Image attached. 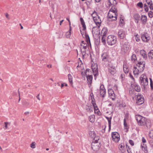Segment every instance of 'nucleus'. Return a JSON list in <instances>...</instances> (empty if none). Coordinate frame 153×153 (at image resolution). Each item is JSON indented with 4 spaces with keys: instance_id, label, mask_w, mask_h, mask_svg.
Segmentation results:
<instances>
[{
    "instance_id": "nucleus-1",
    "label": "nucleus",
    "mask_w": 153,
    "mask_h": 153,
    "mask_svg": "<svg viewBox=\"0 0 153 153\" xmlns=\"http://www.w3.org/2000/svg\"><path fill=\"white\" fill-rule=\"evenodd\" d=\"M138 125L140 126H146L148 128H150L151 125L150 120L139 115L135 116Z\"/></svg>"
},
{
    "instance_id": "nucleus-2",
    "label": "nucleus",
    "mask_w": 153,
    "mask_h": 153,
    "mask_svg": "<svg viewBox=\"0 0 153 153\" xmlns=\"http://www.w3.org/2000/svg\"><path fill=\"white\" fill-rule=\"evenodd\" d=\"M117 11L114 6H112L108 15V19L109 21L116 20L117 19Z\"/></svg>"
},
{
    "instance_id": "nucleus-3",
    "label": "nucleus",
    "mask_w": 153,
    "mask_h": 153,
    "mask_svg": "<svg viewBox=\"0 0 153 153\" xmlns=\"http://www.w3.org/2000/svg\"><path fill=\"white\" fill-rule=\"evenodd\" d=\"M140 84L145 89L148 85V79L147 76L144 74H142L140 77Z\"/></svg>"
},
{
    "instance_id": "nucleus-4",
    "label": "nucleus",
    "mask_w": 153,
    "mask_h": 153,
    "mask_svg": "<svg viewBox=\"0 0 153 153\" xmlns=\"http://www.w3.org/2000/svg\"><path fill=\"white\" fill-rule=\"evenodd\" d=\"M117 41V38L116 36L112 35L108 36L107 39V42L108 45H112L115 44Z\"/></svg>"
},
{
    "instance_id": "nucleus-5",
    "label": "nucleus",
    "mask_w": 153,
    "mask_h": 153,
    "mask_svg": "<svg viewBox=\"0 0 153 153\" xmlns=\"http://www.w3.org/2000/svg\"><path fill=\"white\" fill-rule=\"evenodd\" d=\"M100 147V143L97 142V140L94 139V142L91 143V148L94 151L98 150Z\"/></svg>"
},
{
    "instance_id": "nucleus-6",
    "label": "nucleus",
    "mask_w": 153,
    "mask_h": 153,
    "mask_svg": "<svg viewBox=\"0 0 153 153\" xmlns=\"http://www.w3.org/2000/svg\"><path fill=\"white\" fill-rule=\"evenodd\" d=\"M111 137L112 140L116 143L118 142L120 139V135L117 132L112 133Z\"/></svg>"
},
{
    "instance_id": "nucleus-7",
    "label": "nucleus",
    "mask_w": 153,
    "mask_h": 153,
    "mask_svg": "<svg viewBox=\"0 0 153 153\" xmlns=\"http://www.w3.org/2000/svg\"><path fill=\"white\" fill-rule=\"evenodd\" d=\"M144 99L143 96L139 93L137 95L136 98V103L138 105H140L143 103Z\"/></svg>"
},
{
    "instance_id": "nucleus-8",
    "label": "nucleus",
    "mask_w": 153,
    "mask_h": 153,
    "mask_svg": "<svg viewBox=\"0 0 153 153\" xmlns=\"http://www.w3.org/2000/svg\"><path fill=\"white\" fill-rule=\"evenodd\" d=\"M145 62H139L137 65V67L140 70V71L142 72L144 69L145 67Z\"/></svg>"
},
{
    "instance_id": "nucleus-9",
    "label": "nucleus",
    "mask_w": 153,
    "mask_h": 153,
    "mask_svg": "<svg viewBox=\"0 0 153 153\" xmlns=\"http://www.w3.org/2000/svg\"><path fill=\"white\" fill-rule=\"evenodd\" d=\"M91 69L94 75L95 76L97 75L98 74V71L97 64H92L91 66Z\"/></svg>"
},
{
    "instance_id": "nucleus-10",
    "label": "nucleus",
    "mask_w": 153,
    "mask_h": 153,
    "mask_svg": "<svg viewBox=\"0 0 153 153\" xmlns=\"http://www.w3.org/2000/svg\"><path fill=\"white\" fill-rule=\"evenodd\" d=\"M108 71L112 75H114L116 72L115 67L112 64H109L108 65Z\"/></svg>"
},
{
    "instance_id": "nucleus-11",
    "label": "nucleus",
    "mask_w": 153,
    "mask_h": 153,
    "mask_svg": "<svg viewBox=\"0 0 153 153\" xmlns=\"http://www.w3.org/2000/svg\"><path fill=\"white\" fill-rule=\"evenodd\" d=\"M100 93L102 97H104L106 94L105 89L104 87V85H101L100 87Z\"/></svg>"
},
{
    "instance_id": "nucleus-12",
    "label": "nucleus",
    "mask_w": 153,
    "mask_h": 153,
    "mask_svg": "<svg viewBox=\"0 0 153 153\" xmlns=\"http://www.w3.org/2000/svg\"><path fill=\"white\" fill-rule=\"evenodd\" d=\"M118 36L120 39H123L126 36L125 31L122 29L120 30L118 32Z\"/></svg>"
},
{
    "instance_id": "nucleus-13",
    "label": "nucleus",
    "mask_w": 153,
    "mask_h": 153,
    "mask_svg": "<svg viewBox=\"0 0 153 153\" xmlns=\"http://www.w3.org/2000/svg\"><path fill=\"white\" fill-rule=\"evenodd\" d=\"M108 94L111 98L114 100L115 98V95L113 90L112 89H109L108 90Z\"/></svg>"
},
{
    "instance_id": "nucleus-14",
    "label": "nucleus",
    "mask_w": 153,
    "mask_h": 153,
    "mask_svg": "<svg viewBox=\"0 0 153 153\" xmlns=\"http://www.w3.org/2000/svg\"><path fill=\"white\" fill-rule=\"evenodd\" d=\"M137 67H134L133 69V71L134 74L135 76L136 77L139 74L142 72L141 71H140V70Z\"/></svg>"
},
{
    "instance_id": "nucleus-15",
    "label": "nucleus",
    "mask_w": 153,
    "mask_h": 153,
    "mask_svg": "<svg viewBox=\"0 0 153 153\" xmlns=\"http://www.w3.org/2000/svg\"><path fill=\"white\" fill-rule=\"evenodd\" d=\"M94 21L95 24L98 26L100 25V24L101 23V21L100 18L98 16L96 17L95 19H93Z\"/></svg>"
},
{
    "instance_id": "nucleus-16",
    "label": "nucleus",
    "mask_w": 153,
    "mask_h": 153,
    "mask_svg": "<svg viewBox=\"0 0 153 153\" xmlns=\"http://www.w3.org/2000/svg\"><path fill=\"white\" fill-rule=\"evenodd\" d=\"M94 21L95 24L98 26L100 25V24L101 23V21L100 18L98 16L96 17L95 19H93Z\"/></svg>"
},
{
    "instance_id": "nucleus-17",
    "label": "nucleus",
    "mask_w": 153,
    "mask_h": 153,
    "mask_svg": "<svg viewBox=\"0 0 153 153\" xmlns=\"http://www.w3.org/2000/svg\"><path fill=\"white\" fill-rule=\"evenodd\" d=\"M102 59L104 61H107L109 58L108 54L107 53H104L102 56Z\"/></svg>"
},
{
    "instance_id": "nucleus-18",
    "label": "nucleus",
    "mask_w": 153,
    "mask_h": 153,
    "mask_svg": "<svg viewBox=\"0 0 153 153\" xmlns=\"http://www.w3.org/2000/svg\"><path fill=\"white\" fill-rule=\"evenodd\" d=\"M140 53L143 58L146 60V59L147 56L146 53L145 51L144 50H141L140 51Z\"/></svg>"
},
{
    "instance_id": "nucleus-19",
    "label": "nucleus",
    "mask_w": 153,
    "mask_h": 153,
    "mask_svg": "<svg viewBox=\"0 0 153 153\" xmlns=\"http://www.w3.org/2000/svg\"><path fill=\"white\" fill-rule=\"evenodd\" d=\"M134 18L135 20V22L138 23L139 22V21L140 19V15L136 13L135 14L134 16Z\"/></svg>"
},
{
    "instance_id": "nucleus-20",
    "label": "nucleus",
    "mask_w": 153,
    "mask_h": 153,
    "mask_svg": "<svg viewBox=\"0 0 153 153\" xmlns=\"http://www.w3.org/2000/svg\"><path fill=\"white\" fill-rule=\"evenodd\" d=\"M86 76L88 85L90 86L92 83L93 77L91 75H88Z\"/></svg>"
},
{
    "instance_id": "nucleus-21",
    "label": "nucleus",
    "mask_w": 153,
    "mask_h": 153,
    "mask_svg": "<svg viewBox=\"0 0 153 153\" xmlns=\"http://www.w3.org/2000/svg\"><path fill=\"white\" fill-rule=\"evenodd\" d=\"M89 135L90 137L92 139H93L94 140V139L97 138V137H96V134L94 131H90L89 133Z\"/></svg>"
},
{
    "instance_id": "nucleus-22",
    "label": "nucleus",
    "mask_w": 153,
    "mask_h": 153,
    "mask_svg": "<svg viewBox=\"0 0 153 153\" xmlns=\"http://www.w3.org/2000/svg\"><path fill=\"white\" fill-rule=\"evenodd\" d=\"M141 146L142 148V150L145 153H148V151L147 150V146L144 143L141 144Z\"/></svg>"
},
{
    "instance_id": "nucleus-23",
    "label": "nucleus",
    "mask_w": 153,
    "mask_h": 153,
    "mask_svg": "<svg viewBox=\"0 0 153 153\" xmlns=\"http://www.w3.org/2000/svg\"><path fill=\"white\" fill-rule=\"evenodd\" d=\"M95 116L93 114L89 116L88 120L91 123H94L95 120Z\"/></svg>"
},
{
    "instance_id": "nucleus-24",
    "label": "nucleus",
    "mask_w": 153,
    "mask_h": 153,
    "mask_svg": "<svg viewBox=\"0 0 153 153\" xmlns=\"http://www.w3.org/2000/svg\"><path fill=\"white\" fill-rule=\"evenodd\" d=\"M85 37L87 43L88 44V45H89L90 46H91V44L90 43L89 37L88 35V34H87L86 33H85Z\"/></svg>"
},
{
    "instance_id": "nucleus-25",
    "label": "nucleus",
    "mask_w": 153,
    "mask_h": 153,
    "mask_svg": "<svg viewBox=\"0 0 153 153\" xmlns=\"http://www.w3.org/2000/svg\"><path fill=\"white\" fill-rule=\"evenodd\" d=\"M108 32L107 29L106 28H104L102 30L101 36H106Z\"/></svg>"
},
{
    "instance_id": "nucleus-26",
    "label": "nucleus",
    "mask_w": 153,
    "mask_h": 153,
    "mask_svg": "<svg viewBox=\"0 0 153 153\" xmlns=\"http://www.w3.org/2000/svg\"><path fill=\"white\" fill-rule=\"evenodd\" d=\"M141 38L142 40L144 42H147L149 40V37L144 34L141 36Z\"/></svg>"
},
{
    "instance_id": "nucleus-27",
    "label": "nucleus",
    "mask_w": 153,
    "mask_h": 153,
    "mask_svg": "<svg viewBox=\"0 0 153 153\" xmlns=\"http://www.w3.org/2000/svg\"><path fill=\"white\" fill-rule=\"evenodd\" d=\"M80 21L81 22V24L82 25V27H83V30H85L86 29V26L85 25V23L82 18H80Z\"/></svg>"
},
{
    "instance_id": "nucleus-28",
    "label": "nucleus",
    "mask_w": 153,
    "mask_h": 153,
    "mask_svg": "<svg viewBox=\"0 0 153 153\" xmlns=\"http://www.w3.org/2000/svg\"><path fill=\"white\" fill-rule=\"evenodd\" d=\"M149 58V59H153V50H151L148 54Z\"/></svg>"
},
{
    "instance_id": "nucleus-29",
    "label": "nucleus",
    "mask_w": 153,
    "mask_h": 153,
    "mask_svg": "<svg viewBox=\"0 0 153 153\" xmlns=\"http://www.w3.org/2000/svg\"><path fill=\"white\" fill-rule=\"evenodd\" d=\"M85 109L87 112L89 113L92 111V108L91 106L86 105L85 107Z\"/></svg>"
},
{
    "instance_id": "nucleus-30",
    "label": "nucleus",
    "mask_w": 153,
    "mask_h": 153,
    "mask_svg": "<svg viewBox=\"0 0 153 153\" xmlns=\"http://www.w3.org/2000/svg\"><path fill=\"white\" fill-rule=\"evenodd\" d=\"M141 20L143 24H145L147 21V17L145 15L142 16Z\"/></svg>"
},
{
    "instance_id": "nucleus-31",
    "label": "nucleus",
    "mask_w": 153,
    "mask_h": 153,
    "mask_svg": "<svg viewBox=\"0 0 153 153\" xmlns=\"http://www.w3.org/2000/svg\"><path fill=\"white\" fill-rule=\"evenodd\" d=\"M110 4L113 6L114 7V5H116L117 3V2L116 0H108Z\"/></svg>"
},
{
    "instance_id": "nucleus-32",
    "label": "nucleus",
    "mask_w": 153,
    "mask_h": 153,
    "mask_svg": "<svg viewBox=\"0 0 153 153\" xmlns=\"http://www.w3.org/2000/svg\"><path fill=\"white\" fill-rule=\"evenodd\" d=\"M106 118L108 121L109 130H110L111 129V117L109 118V117H106Z\"/></svg>"
},
{
    "instance_id": "nucleus-33",
    "label": "nucleus",
    "mask_w": 153,
    "mask_h": 153,
    "mask_svg": "<svg viewBox=\"0 0 153 153\" xmlns=\"http://www.w3.org/2000/svg\"><path fill=\"white\" fill-rule=\"evenodd\" d=\"M68 80L69 81L70 83V84H71V85H72L73 84V82H72V76H71V75L70 74H68Z\"/></svg>"
},
{
    "instance_id": "nucleus-34",
    "label": "nucleus",
    "mask_w": 153,
    "mask_h": 153,
    "mask_svg": "<svg viewBox=\"0 0 153 153\" xmlns=\"http://www.w3.org/2000/svg\"><path fill=\"white\" fill-rule=\"evenodd\" d=\"M122 48L124 50V52L127 51L129 49L127 45L126 44H124L122 45Z\"/></svg>"
},
{
    "instance_id": "nucleus-35",
    "label": "nucleus",
    "mask_w": 153,
    "mask_h": 153,
    "mask_svg": "<svg viewBox=\"0 0 153 153\" xmlns=\"http://www.w3.org/2000/svg\"><path fill=\"white\" fill-rule=\"evenodd\" d=\"M131 60L132 61L134 62L137 60V58L136 57V55L134 54H133L131 56Z\"/></svg>"
},
{
    "instance_id": "nucleus-36",
    "label": "nucleus",
    "mask_w": 153,
    "mask_h": 153,
    "mask_svg": "<svg viewBox=\"0 0 153 153\" xmlns=\"http://www.w3.org/2000/svg\"><path fill=\"white\" fill-rule=\"evenodd\" d=\"M91 16L92 17L93 19H95L96 17H97V16H98L97 15V13L95 11H94L93 13L91 14Z\"/></svg>"
},
{
    "instance_id": "nucleus-37",
    "label": "nucleus",
    "mask_w": 153,
    "mask_h": 153,
    "mask_svg": "<svg viewBox=\"0 0 153 153\" xmlns=\"http://www.w3.org/2000/svg\"><path fill=\"white\" fill-rule=\"evenodd\" d=\"M4 126L5 129H7L8 128V126H10V123L8 122H5L4 123Z\"/></svg>"
},
{
    "instance_id": "nucleus-38",
    "label": "nucleus",
    "mask_w": 153,
    "mask_h": 153,
    "mask_svg": "<svg viewBox=\"0 0 153 153\" xmlns=\"http://www.w3.org/2000/svg\"><path fill=\"white\" fill-rule=\"evenodd\" d=\"M71 31L69 30V31L67 32L66 33V37L67 38H69L71 36Z\"/></svg>"
},
{
    "instance_id": "nucleus-39",
    "label": "nucleus",
    "mask_w": 153,
    "mask_h": 153,
    "mask_svg": "<svg viewBox=\"0 0 153 153\" xmlns=\"http://www.w3.org/2000/svg\"><path fill=\"white\" fill-rule=\"evenodd\" d=\"M124 146L122 144H120L119 146V149L121 152H123V148L124 147Z\"/></svg>"
},
{
    "instance_id": "nucleus-40",
    "label": "nucleus",
    "mask_w": 153,
    "mask_h": 153,
    "mask_svg": "<svg viewBox=\"0 0 153 153\" xmlns=\"http://www.w3.org/2000/svg\"><path fill=\"white\" fill-rule=\"evenodd\" d=\"M149 137L153 139V130H151L149 133Z\"/></svg>"
},
{
    "instance_id": "nucleus-41",
    "label": "nucleus",
    "mask_w": 153,
    "mask_h": 153,
    "mask_svg": "<svg viewBox=\"0 0 153 153\" xmlns=\"http://www.w3.org/2000/svg\"><path fill=\"white\" fill-rule=\"evenodd\" d=\"M134 89L137 92H139L140 90V87L139 86L136 85L135 86Z\"/></svg>"
},
{
    "instance_id": "nucleus-42",
    "label": "nucleus",
    "mask_w": 153,
    "mask_h": 153,
    "mask_svg": "<svg viewBox=\"0 0 153 153\" xmlns=\"http://www.w3.org/2000/svg\"><path fill=\"white\" fill-rule=\"evenodd\" d=\"M106 36H102L101 38V40L102 42L104 44H105V38Z\"/></svg>"
},
{
    "instance_id": "nucleus-43",
    "label": "nucleus",
    "mask_w": 153,
    "mask_h": 153,
    "mask_svg": "<svg viewBox=\"0 0 153 153\" xmlns=\"http://www.w3.org/2000/svg\"><path fill=\"white\" fill-rule=\"evenodd\" d=\"M149 16L150 18L153 17V12L152 11H149L148 13Z\"/></svg>"
},
{
    "instance_id": "nucleus-44",
    "label": "nucleus",
    "mask_w": 153,
    "mask_h": 153,
    "mask_svg": "<svg viewBox=\"0 0 153 153\" xmlns=\"http://www.w3.org/2000/svg\"><path fill=\"white\" fill-rule=\"evenodd\" d=\"M94 112L95 113L97 114H99V111L98 108V107H97V108H94Z\"/></svg>"
},
{
    "instance_id": "nucleus-45",
    "label": "nucleus",
    "mask_w": 153,
    "mask_h": 153,
    "mask_svg": "<svg viewBox=\"0 0 153 153\" xmlns=\"http://www.w3.org/2000/svg\"><path fill=\"white\" fill-rule=\"evenodd\" d=\"M144 10H145V11H146V12H148V11H149V8L147 6V5L146 4H144Z\"/></svg>"
},
{
    "instance_id": "nucleus-46",
    "label": "nucleus",
    "mask_w": 153,
    "mask_h": 153,
    "mask_svg": "<svg viewBox=\"0 0 153 153\" xmlns=\"http://www.w3.org/2000/svg\"><path fill=\"white\" fill-rule=\"evenodd\" d=\"M82 54V57L83 58L84 57V56L86 54V51L84 50L82 51V49H81Z\"/></svg>"
},
{
    "instance_id": "nucleus-47",
    "label": "nucleus",
    "mask_w": 153,
    "mask_h": 153,
    "mask_svg": "<svg viewBox=\"0 0 153 153\" xmlns=\"http://www.w3.org/2000/svg\"><path fill=\"white\" fill-rule=\"evenodd\" d=\"M30 147L33 149L35 148L36 147L35 143V142H33L30 145Z\"/></svg>"
},
{
    "instance_id": "nucleus-48",
    "label": "nucleus",
    "mask_w": 153,
    "mask_h": 153,
    "mask_svg": "<svg viewBox=\"0 0 153 153\" xmlns=\"http://www.w3.org/2000/svg\"><path fill=\"white\" fill-rule=\"evenodd\" d=\"M123 71L125 73H127L128 72V70L126 67H125L124 66L123 68Z\"/></svg>"
},
{
    "instance_id": "nucleus-49",
    "label": "nucleus",
    "mask_w": 153,
    "mask_h": 153,
    "mask_svg": "<svg viewBox=\"0 0 153 153\" xmlns=\"http://www.w3.org/2000/svg\"><path fill=\"white\" fill-rule=\"evenodd\" d=\"M92 103L93 104V106L94 108H97V105H96V103L95 102V101H92Z\"/></svg>"
},
{
    "instance_id": "nucleus-50",
    "label": "nucleus",
    "mask_w": 153,
    "mask_h": 153,
    "mask_svg": "<svg viewBox=\"0 0 153 153\" xmlns=\"http://www.w3.org/2000/svg\"><path fill=\"white\" fill-rule=\"evenodd\" d=\"M137 5L140 7V8H142L143 7V3L141 2H140L137 3Z\"/></svg>"
},
{
    "instance_id": "nucleus-51",
    "label": "nucleus",
    "mask_w": 153,
    "mask_h": 153,
    "mask_svg": "<svg viewBox=\"0 0 153 153\" xmlns=\"http://www.w3.org/2000/svg\"><path fill=\"white\" fill-rule=\"evenodd\" d=\"M147 4L149 5H150L152 3V1L151 0H146Z\"/></svg>"
},
{
    "instance_id": "nucleus-52",
    "label": "nucleus",
    "mask_w": 153,
    "mask_h": 153,
    "mask_svg": "<svg viewBox=\"0 0 153 153\" xmlns=\"http://www.w3.org/2000/svg\"><path fill=\"white\" fill-rule=\"evenodd\" d=\"M82 47V48L84 50L86 49L87 48V45L86 44H84V45H82V46H81Z\"/></svg>"
},
{
    "instance_id": "nucleus-53",
    "label": "nucleus",
    "mask_w": 153,
    "mask_h": 153,
    "mask_svg": "<svg viewBox=\"0 0 153 153\" xmlns=\"http://www.w3.org/2000/svg\"><path fill=\"white\" fill-rule=\"evenodd\" d=\"M23 105L26 106H28L29 105V103L27 101H25L24 102Z\"/></svg>"
},
{
    "instance_id": "nucleus-54",
    "label": "nucleus",
    "mask_w": 153,
    "mask_h": 153,
    "mask_svg": "<svg viewBox=\"0 0 153 153\" xmlns=\"http://www.w3.org/2000/svg\"><path fill=\"white\" fill-rule=\"evenodd\" d=\"M150 87H151V89H153V86L152 83V80L151 78H150Z\"/></svg>"
},
{
    "instance_id": "nucleus-55",
    "label": "nucleus",
    "mask_w": 153,
    "mask_h": 153,
    "mask_svg": "<svg viewBox=\"0 0 153 153\" xmlns=\"http://www.w3.org/2000/svg\"><path fill=\"white\" fill-rule=\"evenodd\" d=\"M129 143L132 146L134 145V143L133 141L131 140H129Z\"/></svg>"
},
{
    "instance_id": "nucleus-56",
    "label": "nucleus",
    "mask_w": 153,
    "mask_h": 153,
    "mask_svg": "<svg viewBox=\"0 0 153 153\" xmlns=\"http://www.w3.org/2000/svg\"><path fill=\"white\" fill-rule=\"evenodd\" d=\"M124 122V125L125 127H127V124L126 122V120L125 119H124L123 120Z\"/></svg>"
},
{
    "instance_id": "nucleus-57",
    "label": "nucleus",
    "mask_w": 153,
    "mask_h": 153,
    "mask_svg": "<svg viewBox=\"0 0 153 153\" xmlns=\"http://www.w3.org/2000/svg\"><path fill=\"white\" fill-rule=\"evenodd\" d=\"M150 9L151 10H153V4L152 3L149 5Z\"/></svg>"
},
{
    "instance_id": "nucleus-58",
    "label": "nucleus",
    "mask_w": 153,
    "mask_h": 153,
    "mask_svg": "<svg viewBox=\"0 0 153 153\" xmlns=\"http://www.w3.org/2000/svg\"><path fill=\"white\" fill-rule=\"evenodd\" d=\"M5 16L6 18L7 19H10L9 15V14L8 13H6L5 14Z\"/></svg>"
},
{
    "instance_id": "nucleus-59",
    "label": "nucleus",
    "mask_w": 153,
    "mask_h": 153,
    "mask_svg": "<svg viewBox=\"0 0 153 153\" xmlns=\"http://www.w3.org/2000/svg\"><path fill=\"white\" fill-rule=\"evenodd\" d=\"M137 35H136V38H135L137 42H139L140 41V39L139 38H138V37H137Z\"/></svg>"
},
{
    "instance_id": "nucleus-60",
    "label": "nucleus",
    "mask_w": 153,
    "mask_h": 153,
    "mask_svg": "<svg viewBox=\"0 0 153 153\" xmlns=\"http://www.w3.org/2000/svg\"><path fill=\"white\" fill-rule=\"evenodd\" d=\"M80 65L79 64L77 66V68H78L79 67H81L82 65V62H81V60H80Z\"/></svg>"
},
{
    "instance_id": "nucleus-61",
    "label": "nucleus",
    "mask_w": 153,
    "mask_h": 153,
    "mask_svg": "<svg viewBox=\"0 0 153 153\" xmlns=\"http://www.w3.org/2000/svg\"><path fill=\"white\" fill-rule=\"evenodd\" d=\"M129 76L134 81V77H133V76L131 75V74L130 73H129Z\"/></svg>"
},
{
    "instance_id": "nucleus-62",
    "label": "nucleus",
    "mask_w": 153,
    "mask_h": 153,
    "mask_svg": "<svg viewBox=\"0 0 153 153\" xmlns=\"http://www.w3.org/2000/svg\"><path fill=\"white\" fill-rule=\"evenodd\" d=\"M142 141L143 143H145L146 142V140L144 137H143L142 138Z\"/></svg>"
},
{
    "instance_id": "nucleus-63",
    "label": "nucleus",
    "mask_w": 153,
    "mask_h": 153,
    "mask_svg": "<svg viewBox=\"0 0 153 153\" xmlns=\"http://www.w3.org/2000/svg\"><path fill=\"white\" fill-rule=\"evenodd\" d=\"M114 90H117V85H114Z\"/></svg>"
},
{
    "instance_id": "nucleus-64",
    "label": "nucleus",
    "mask_w": 153,
    "mask_h": 153,
    "mask_svg": "<svg viewBox=\"0 0 153 153\" xmlns=\"http://www.w3.org/2000/svg\"><path fill=\"white\" fill-rule=\"evenodd\" d=\"M39 94L36 96V98H37V99L39 100H40V99L39 97Z\"/></svg>"
}]
</instances>
